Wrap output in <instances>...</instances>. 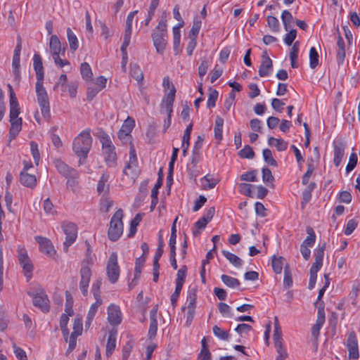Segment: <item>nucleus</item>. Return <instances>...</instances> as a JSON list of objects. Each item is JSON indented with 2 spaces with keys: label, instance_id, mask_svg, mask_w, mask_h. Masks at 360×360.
Segmentation results:
<instances>
[{
  "label": "nucleus",
  "instance_id": "obj_1",
  "mask_svg": "<svg viewBox=\"0 0 360 360\" xmlns=\"http://www.w3.org/2000/svg\"><path fill=\"white\" fill-rule=\"evenodd\" d=\"M33 67L36 73L37 82L35 84L37 99L40 107L42 116L47 120L51 117L50 104L46 90L44 86V67L42 59L39 54L35 53L33 56Z\"/></svg>",
  "mask_w": 360,
  "mask_h": 360
},
{
  "label": "nucleus",
  "instance_id": "obj_2",
  "mask_svg": "<svg viewBox=\"0 0 360 360\" xmlns=\"http://www.w3.org/2000/svg\"><path fill=\"white\" fill-rule=\"evenodd\" d=\"M72 150L79 158V163L82 165L88 157L90 150V129H86L76 136L72 143Z\"/></svg>",
  "mask_w": 360,
  "mask_h": 360
},
{
  "label": "nucleus",
  "instance_id": "obj_3",
  "mask_svg": "<svg viewBox=\"0 0 360 360\" xmlns=\"http://www.w3.org/2000/svg\"><path fill=\"white\" fill-rule=\"evenodd\" d=\"M151 37L157 52L162 54L167 44V20L165 18L160 19L158 25L152 31Z\"/></svg>",
  "mask_w": 360,
  "mask_h": 360
},
{
  "label": "nucleus",
  "instance_id": "obj_4",
  "mask_svg": "<svg viewBox=\"0 0 360 360\" xmlns=\"http://www.w3.org/2000/svg\"><path fill=\"white\" fill-rule=\"evenodd\" d=\"M123 211L117 210L112 217L108 229V238L112 241L117 240L123 233Z\"/></svg>",
  "mask_w": 360,
  "mask_h": 360
},
{
  "label": "nucleus",
  "instance_id": "obj_5",
  "mask_svg": "<svg viewBox=\"0 0 360 360\" xmlns=\"http://www.w3.org/2000/svg\"><path fill=\"white\" fill-rule=\"evenodd\" d=\"M176 89L172 86V88L162 99L160 107L161 112H166L167 118L165 120L163 124V131L165 132L171 124V117L173 112V103L175 98Z\"/></svg>",
  "mask_w": 360,
  "mask_h": 360
},
{
  "label": "nucleus",
  "instance_id": "obj_6",
  "mask_svg": "<svg viewBox=\"0 0 360 360\" xmlns=\"http://www.w3.org/2000/svg\"><path fill=\"white\" fill-rule=\"evenodd\" d=\"M27 294L32 298L33 305L42 312L48 313L50 310V301L44 290L39 287L36 291H29Z\"/></svg>",
  "mask_w": 360,
  "mask_h": 360
},
{
  "label": "nucleus",
  "instance_id": "obj_7",
  "mask_svg": "<svg viewBox=\"0 0 360 360\" xmlns=\"http://www.w3.org/2000/svg\"><path fill=\"white\" fill-rule=\"evenodd\" d=\"M17 257L19 264L22 268L24 276H25L27 281H29L32 278L34 265L24 246L18 245Z\"/></svg>",
  "mask_w": 360,
  "mask_h": 360
},
{
  "label": "nucleus",
  "instance_id": "obj_8",
  "mask_svg": "<svg viewBox=\"0 0 360 360\" xmlns=\"http://www.w3.org/2000/svg\"><path fill=\"white\" fill-rule=\"evenodd\" d=\"M196 300L197 290L195 288L189 289L187 297L188 304L186 307H182L181 308L183 311L186 309L187 310L186 325L188 327L191 326L194 318L196 308Z\"/></svg>",
  "mask_w": 360,
  "mask_h": 360
},
{
  "label": "nucleus",
  "instance_id": "obj_9",
  "mask_svg": "<svg viewBox=\"0 0 360 360\" xmlns=\"http://www.w3.org/2000/svg\"><path fill=\"white\" fill-rule=\"evenodd\" d=\"M63 233L65 234V240L63 243V250L68 252L69 247L75 241L77 237V228L72 222L64 221L61 224Z\"/></svg>",
  "mask_w": 360,
  "mask_h": 360
},
{
  "label": "nucleus",
  "instance_id": "obj_10",
  "mask_svg": "<svg viewBox=\"0 0 360 360\" xmlns=\"http://www.w3.org/2000/svg\"><path fill=\"white\" fill-rule=\"evenodd\" d=\"M106 271L110 282L112 283H116L120 276V266L116 252H112L110 255L107 263Z\"/></svg>",
  "mask_w": 360,
  "mask_h": 360
},
{
  "label": "nucleus",
  "instance_id": "obj_11",
  "mask_svg": "<svg viewBox=\"0 0 360 360\" xmlns=\"http://www.w3.org/2000/svg\"><path fill=\"white\" fill-rule=\"evenodd\" d=\"M89 260L88 258L82 262V267L80 270L81 281L79 283V288L82 293L86 296L88 294V288L90 282V266Z\"/></svg>",
  "mask_w": 360,
  "mask_h": 360
},
{
  "label": "nucleus",
  "instance_id": "obj_12",
  "mask_svg": "<svg viewBox=\"0 0 360 360\" xmlns=\"http://www.w3.org/2000/svg\"><path fill=\"white\" fill-rule=\"evenodd\" d=\"M347 348L348 350V357L349 359L356 360L359 358L358 340L354 331H351L348 334L347 340Z\"/></svg>",
  "mask_w": 360,
  "mask_h": 360
},
{
  "label": "nucleus",
  "instance_id": "obj_13",
  "mask_svg": "<svg viewBox=\"0 0 360 360\" xmlns=\"http://www.w3.org/2000/svg\"><path fill=\"white\" fill-rule=\"evenodd\" d=\"M325 323V311H324V303H320L318 306V311H317V319L316 323L313 325L311 328V335L317 339L320 330L322 328L323 323Z\"/></svg>",
  "mask_w": 360,
  "mask_h": 360
},
{
  "label": "nucleus",
  "instance_id": "obj_14",
  "mask_svg": "<svg viewBox=\"0 0 360 360\" xmlns=\"http://www.w3.org/2000/svg\"><path fill=\"white\" fill-rule=\"evenodd\" d=\"M35 240L39 243V248L41 252L49 257H52L55 255L56 250L49 239L37 236L35 237Z\"/></svg>",
  "mask_w": 360,
  "mask_h": 360
},
{
  "label": "nucleus",
  "instance_id": "obj_15",
  "mask_svg": "<svg viewBox=\"0 0 360 360\" xmlns=\"http://www.w3.org/2000/svg\"><path fill=\"white\" fill-rule=\"evenodd\" d=\"M122 312L119 306L111 304L108 308V320L110 325L117 326L122 322Z\"/></svg>",
  "mask_w": 360,
  "mask_h": 360
},
{
  "label": "nucleus",
  "instance_id": "obj_16",
  "mask_svg": "<svg viewBox=\"0 0 360 360\" xmlns=\"http://www.w3.org/2000/svg\"><path fill=\"white\" fill-rule=\"evenodd\" d=\"M49 49L52 56L64 55L65 47H62L61 42L57 35H51L49 40Z\"/></svg>",
  "mask_w": 360,
  "mask_h": 360
},
{
  "label": "nucleus",
  "instance_id": "obj_17",
  "mask_svg": "<svg viewBox=\"0 0 360 360\" xmlns=\"http://www.w3.org/2000/svg\"><path fill=\"white\" fill-rule=\"evenodd\" d=\"M110 176L107 172H103L97 183L96 191L98 195L103 194V196H106L110 191V184H108Z\"/></svg>",
  "mask_w": 360,
  "mask_h": 360
},
{
  "label": "nucleus",
  "instance_id": "obj_18",
  "mask_svg": "<svg viewBox=\"0 0 360 360\" xmlns=\"http://www.w3.org/2000/svg\"><path fill=\"white\" fill-rule=\"evenodd\" d=\"M11 127L8 132V141L14 140L22 130V119H9Z\"/></svg>",
  "mask_w": 360,
  "mask_h": 360
},
{
  "label": "nucleus",
  "instance_id": "obj_19",
  "mask_svg": "<svg viewBox=\"0 0 360 360\" xmlns=\"http://www.w3.org/2000/svg\"><path fill=\"white\" fill-rule=\"evenodd\" d=\"M55 166L58 172L66 178L74 177L76 175V170L70 167L60 160L55 161Z\"/></svg>",
  "mask_w": 360,
  "mask_h": 360
},
{
  "label": "nucleus",
  "instance_id": "obj_20",
  "mask_svg": "<svg viewBox=\"0 0 360 360\" xmlns=\"http://www.w3.org/2000/svg\"><path fill=\"white\" fill-rule=\"evenodd\" d=\"M186 272L187 267L186 265L182 266L177 271L176 278V287L174 293L178 295H180L184 283L186 281Z\"/></svg>",
  "mask_w": 360,
  "mask_h": 360
},
{
  "label": "nucleus",
  "instance_id": "obj_21",
  "mask_svg": "<svg viewBox=\"0 0 360 360\" xmlns=\"http://www.w3.org/2000/svg\"><path fill=\"white\" fill-rule=\"evenodd\" d=\"M104 161L108 167H115L117 164V157L115 147L103 150Z\"/></svg>",
  "mask_w": 360,
  "mask_h": 360
},
{
  "label": "nucleus",
  "instance_id": "obj_22",
  "mask_svg": "<svg viewBox=\"0 0 360 360\" xmlns=\"http://www.w3.org/2000/svg\"><path fill=\"white\" fill-rule=\"evenodd\" d=\"M107 78L103 76L91 79V98L106 86Z\"/></svg>",
  "mask_w": 360,
  "mask_h": 360
},
{
  "label": "nucleus",
  "instance_id": "obj_23",
  "mask_svg": "<svg viewBox=\"0 0 360 360\" xmlns=\"http://www.w3.org/2000/svg\"><path fill=\"white\" fill-rule=\"evenodd\" d=\"M20 182L24 186L30 188H34L37 186V178L34 174H30L25 171H21L20 174Z\"/></svg>",
  "mask_w": 360,
  "mask_h": 360
},
{
  "label": "nucleus",
  "instance_id": "obj_24",
  "mask_svg": "<svg viewBox=\"0 0 360 360\" xmlns=\"http://www.w3.org/2000/svg\"><path fill=\"white\" fill-rule=\"evenodd\" d=\"M333 163L336 167H338L345 155V146L342 143H334L333 144Z\"/></svg>",
  "mask_w": 360,
  "mask_h": 360
},
{
  "label": "nucleus",
  "instance_id": "obj_25",
  "mask_svg": "<svg viewBox=\"0 0 360 360\" xmlns=\"http://www.w3.org/2000/svg\"><path fill=\"white\" fill-rule=\"evenodd\" d=\"M274 346L276 348H282V332L281 326H279L278 320L277 317L274 319Z\"/></svg>",
  "mask_w": 360,
  "mask_h": 360
},
{
  "label": "nucleus",
  "instance_id": "obj_26",
  "mask_svg": "<svg viewBox=\"0 0 360 360\" xmlns=\"http://www.w3.org/2000/svg\"><path fill=\"white\" fill-rule=\"evenodd\" d=\"M95 135L99 139V141L102 145L103 150L115 147L110 140L109 135L102 129H99Z\"/></svg>",
  "mask_w": 360,
  "mask_h": 360
},
{
  "label": "nucleus",
  "instance_id": "obj_27",
  "mask_svg": "<svg viewBox=\"0 0 360 360\" xmlns=\"http://www.w3.org/2000/svg\"><path fill=\"white\" fill-rule=\"evenodd\" d=\"M137 157L135 148L133 146H131L130 150H129V160L128 163L127 164L126 167H124L123 170V173L125 175H129L127 170V169H135L137 167Z\"/></svg>",
  "mask_w": 360,
  "mask_h": 360
},
{
  "label": "nucleus",
  "instance_id": "obj_28",
  "mask_svg": "<svg viewBox=\"0 0 360 360\" xmlns=\"http://www.w3.org/2000/svg\"><path fill=\"white\" fill-rule=\"evenodd\" d=\"M67 39L71 52H75L79 48V41L76 34L70 27L67 28Z\"/></svg>",
  "mask_w": 360,
  "mask_h": 360
},
{
  "label": "nucleus",
  "instance_id": "obj_29",
  "mask_svg": "<svg viewBox=\"0 0 360 360\" xmlns=\"http://www.w3.org/2000/svg\"><path fill=\"white\" fill-rule=\"evenodd\" d=\"M273 67V63L270 58H266L264 60H262V63L259 68V75L260 77L268 76Z\"/></svg>",
  "mask_w": 360,
  "mask_h": 360
},
{
  "label": "nucleus",
  "instance_id": "obj_30",
  "mask_svg": "<svg viewBox=\"0 0 360 360\" xmlns=\"http://www.w3.org/2000/svg\"><path fill=\"white\" fill-rule=\"evenodd\" d=\"M223 125H224V119L219 116H217L215 120L214 123V137L219 142L222 140L223 135Z\"/></svg>",
  "mask_w": 360,
  "mask_h": 360
},
{
  "label": "nucleus",
  "instance_id": "obj_31",
  "mask_svg": "<svg viewBox=\"0 0 360 360\" xmlns=\"http://www.w3.org/2000/svg\"><path fill=\"white\" fill-rule=\"evenodd\" d=\"M281 20L284 29L288 31L294 23V18L292 14L287 10H284L281 14Z\"/></svg>",
  "mask_w": 360,
  "mask_h": 360
},
{
  "label": "nucleus",
  "instance_id": "obj_32",
  "mask_svg": "<svg viewBox=\"0 0 360 360\" xmlns=\"http://www.w3.org/2000/svg\"><path fill=\"white\" fill-rule=\"evenodd\" d=\"M268 144L269 146H275L278 151H284L288 147L287 141H284L283 139H276L274 137H269L268 139Z\"/></svg>",
  "mask_w": 360,
  "mask_h": 360
},
{
  "label": "nucleus",
  "instance_id": "obj_33",
  "mask_svg": "<svg viewBox=\"0 0 360 360\" xmlns=\"http://www.w3.org/2000/svg\"><path fill=\"white\" fill-rule=\"evenodd\" d=\"M283 260L284 258L281 256H276L274 255L271 258V265L274 271L276 274H279L281 273L283 267Z\"/></svg>",
  "mask_w": 360,
  "mask_h": 360
},
{
  "label": "nucleus",
  "instance_id": "obj_34",
  "mask_svg": "<svg viewBox=\"0 0 360 360\" xmlns=\"http://www.w3.org/2000/svg\"><path fill=\"white\" fill-rule=\"evenodd\" d=\"M202 188L204 190H210L214 188L217 184L218 180L210 178L209 174L205 175L200 179Z\"/></svg>",
  "mask_w": 360,
  "mask_h": 360
},
{
  "label": "nucleus",
  "instance_id": "obj_35",
  "mask_svg": "<svg viewBox=\"0 0 360 360\" xmlns=\"http://www.w3.org/2000/svg\"><path fill=\"white\" fill-rule=\"evenodd\" d=\"M221 279L223 281V283L229 288H238L240 285V281L237 278L231 277L228 275H221Z\"/></svg>",
  "mask_w": 360,
  "mask_h": 360
},
{
  "label": "nucleus",
  "instance_id": "obj_36",
  "mask_svg": "<svg viewBox=\"0 0 360 360\" xmlns=\"http://www.w3.org/2000/svg\"><path fill=\"white\" fill-rule=\"evenodd\" d=\"M307 233L308 234L307 237L304 240L301 245H304L305 246L313 247L316 241V234L314 231V229L308 226L306 229Z\"/></svg>",
  "mask_w": 360,
  "mask_h": 360
},
{
  "label": "nucleus",
  "instance_id": "obj_37",
  "mask_svg": "<svg viewBox=\"0 0 360 360\" xmlns=\"http://www.w3.org/2000/svg\"><path fill=\"white\" fill-rule=\"evenodd\" d=\"M201 25V20L198 18H195L193 19V26L188 34V38H193L196 39L199 34Z\"/></svg>",
  "mask_w": 360,
  "mask_h": 360
},
{
  "label": "nucleus",
  "instance_id": "obj_38",
  "mask_svg": "<svg viewBox=\"0 0 360 360\" xmlns=\"http://www.w3.org/2000/svg\"><path fill=\"white\" fill-rule=\"evenodd\" d=\"M314 169H315V166L314 164V160H313V159H311L310 160H308L307 170L304 174V175L302 176V184L307 185L309 183L310 177H311L312 173L314 172Z\"/></svg>",
  "mask_w": 360,
  "mask_h": 360
},
{
  "label": "nucleus",
  "instance_id": "obj_39",
  "mask_svg": "<svg viewBox=\"0 0 360 360\" xmlns=\"http://www.w3.org/2000/svg\"><path fill=\"white\" fill-rule=\"evenodd\" d=\"M135 126V121L133 118L128 117L124 122L121 129L124 132V136H129Z\"/></svg>",
  "mask_w": 360,
  "mask_h": 360
},
{
  "label": "nucleus",
  "instance_id": "obj_40",
  "mask_svg": "<svg viewBox=\"0 0 360 360\" xmlns=\"http://www.w3.org/2000/svg\"><path fill=\"white\" fill-rule=\"evenodd\" d=\"M222 254L235 266L239 267L242 265V260L237 255L227 250H223Z\"/></svg>",
  "mask_w": 360,
  "mask_h": 360
},
{
  "label": "nucleus",
  "instance_id": "obj_41",
  "mask_svg": "<svg viewBox=\"0 0 360 360\" xmlns=\"http://www.w3.org/2000/svg\"><path fill=\"white\" fill-rule=\"evenodd\" d=\"M319 65V54L314 47H311L309 51V65L311 69H314Z\"/></svg>",
  "mask_w": 360,
  "mask_h": 360
},
{
  "label": "nucleus",
  "instance_id": "obj_42",
  "mask_svg": "<svg viewBox=\"0 0 360 360\" xmlns=\"http://www.w3.org/2000/svg\"><path fill=\"white\" fill-rule=\"evenodd\" d=\"M146 262V256H141L137 258L134 268V279L139 278L141 276V269Z\"/></svg>",
  "mask_w": 360,
  "mask_h": 360
},
{
  "label": "nucleus",
  "instance_id": "obj_43",
  "mask_svg": "<svg viewBox=\"0 0 360 360\" xmlns=\"http://www.w3.org/2000/svg\"><path fill=\"white\" fill-rule=\"evenodd\" d=\"M142 217L141 214H137L130 222V229L129 237L133 236L136 232V227L141 221Z\"/></svg>",
  "mask_w": 360,
  "mask_h": 360
},
{
  "label": "nucleus",
  "instance_id": "obj_44",
  "mask_svg": "<svg viewBox=\"0 0 360 360\" xmlns=\"http://www.w3.org/2000/svg\"><path fill=\"white\" fill-rule=\"evenodd\" d=\"M184 22L180 23L179 26H175L173 27V38H174V49H178L180 45L181 40V32H180V27L183 26Z\"/></svg>",
  "mask_w": 360,
  "mask_h": 360
},
{
  "label": "nucleus",
  "instance_id": "obj_45",
  "mask_svg": "<svg viewBox=\"0 0 360 360\" xmlns=\"http://www.w3.org/2000/svg\"><path fill=\"white\" fill-rule=\"evenodd\" d=\"M63 92H68L71 98H75L77 95V85L75 82H70L61 88Z\"/></svg>",
  "mask_w": 360,
  "mask_h": 360
},
{
  "label": "nucleus",
  "instance_id": "obj_46",
  "mask_svg": "<svg viewBox=\"0 0 360 360\" xmlns=\"http://www.w3.org/2000/svg\"><path fill=\"white\" fill-rule=\"evenodd\" d=\"M65 311L68 314V315L72 316L74 314L72 306H73V298L71 294L68 292H65Z\"/></svg>",
  "mask_w": 360,
  "mask_h": 360
},
{
  "label": "nucleus",
  "instance_id": "obj_47",
  "mask_svg": "<svg viewBox=\"0 0 360 360\" xmlns=\"http://www.w3.org/2000/svg\"><path fill=\"white\" fill-rule=\"evenodd\" d=\"M262 155L264 158V160L269 165L276 167L277 162L275 159L273 158L272 153L271 150L266 148L262 151Z\"/></svg>",
  "mask_w": 360,
  "mask_h": 360
},
{
  "label": "nucleus",
  "instance_id": "obj_48",
  "mask_svg": "<svg viewBox=\"0 0 360 360\" xmlns=\"http://www.w3.org/2000/svg\"><path fill=\"white\" fill-rule=\"evenodd\" d=\"M94 297L96 300V302L91 304V318L94 316L96 310L103 303L100 291L94 292Z\"/></svg>",
  "mask_w": 360,
  "mask_h": 360
},
{
  "label": "nucleus",
  "instance_id": "obj_49",
  "mask_svg": "<svg viewBox=\"0 0 360 360\" xmlns=\"http://www.w3.org/2000/svg\"><path fill=\"white\" fill-rule=\"evenodd\" d=\"M30 150L32 155L33 157L34 163L38 165L40 161V154L38 148V145L34 141H31L30 143Z\"/></svg>",
  "mask_w": 360,
  "mask_h": 360
},
{
  "label": "nucleus",
  "instance_id": "obj_50",
  "mask_svg": "<svg viewBox=\"0 0 360 360\" xmlns=\"http://www.w3.org/2000/svg\"><path fill=\"white\" fill-rule=\"evenodd\" d=\"M283 285L285 288H290L292 285V278L288 265L284 267Z\"/></svg>",
  "mask_w": 360,
  "mask_h": 360
},
{
  "label": "nucleus",
  "instance_id": "obj_51",
  "mask_svg": "<svg viewBox=\"0 0 360 360\" xmlns=\"http://www.w3.org/2000/svg\"><path fill=\"white\" fill-rule=\"evenodd\" d=\"M131 75L138 82H141L143 79V74L140 67L136 64L131 66Z\"/></svg>",
  "mask_w": 360,
  "mask_h": 360
},
{
  "label": "nucleus",
  "instance_id": "obj_52",
  "mask_svg": "<svg viewBox=\"0 0 360 360\" xmlns=\"http://www.w3.org/2000/svg\"><path fill=\"white\" fill-rule=\"evenodd\" d=\"M255 186L253 185L246 183H241L239 184L240 192L248 197L252 196V189Z\"/></svg>",
  "mask_w": 360,
  "mask_h": 360
},
{
  "label": "nucleus",
  "instance_id": "obj_53",
  "mask_svg": "<svg viewBox=\"0 0 360 360\" xmlns=\"http://www.w3.org/2000/svg\"><path fill=\"white\" fill-rule=\"evenodd\" d=\"M218 98V91L215 89H210V94L207 101V105L208 108H213L216 105V101Z\"/></svg>",
  "mask_w": 360,
  "mask_h": 360
},
{
  "label": "nucleus",
  "instance_id": "obj_54",
  "mask_svg": "<svg viewBox=\"0 0 360 360\" xmlns=\"http://www.w3.org/2000/svg\"><path fill=\"white\" fill-rule=\"evenodd\" d=\"M238 155L242 158L252 159L255 157L253 150L248 145H246L242 150H240Z\"/></svg>",
  "mask_w": 360,
  "mask_h": 360
},
{
  "label": "nucleus",
  "instance_id": "obj_55",
  "mask_svg": "<svg viewBox=\"0 0 360 360\" xmlns=\"http://www.w3.org/2000/svg\"><path fill=\"white\" fill-rule=\"evenodd\" d=\"M267 24L271 31L276 32L279 30V22L278 20L272 15L267 16Z\"/></svg>",
  "mask_w": 360,
  "mask_h": 360
},
{
  "label": "nucleus",
  "instance_id": "obj_56",
  "mask_svg": "<svg viewBox=\"0 0 360 360\" xmlns=\"http://www.w3.org/2000/svg\"><path fill=\"white\" fill-rule=\"evenodd\" d=\"M116 346V338L112 334L108 336L106 345V354L110 356L112 354Z\"/></svg>",
  "mask_w": 360,
  "mask_h": 360
},
{
  "label": "nucleus",
  "instance_id": "obj_57",
  "mask_svg": "<svg viewBox=\"0 0 360 360\" xmlns=\"http://www.w3.org/2000/svg\"><path fill=\"white\" fill-rule=\"evenodd\" d=\"M80 72L82 78L86 82H90V66L88 63L81 64Z\"/></svg>",
  "mask_w": 360,
  "mask_h": 360
},
{
  "label": "nucleus",
  "instance_id": "obj_58",
  "mask_svg": "<svg viewBox=\"0 0 360 360\" xmlns=\"http://www.w3.org/2000/svg\"><path fill=\"white\" fill-rule=\"evenodd\" d=\"M213 333L215 336L223 340H228L229 338V333L227 331L223 330L217 326H214L212 328Z\"/></svg>",
  "mask_w": 360,
  "mask_h": 360
},
{
  "label": "nucleus",
  "instance_id": "obj_59",
  "mask_svg": "<svg viewBox=\"0 0 360 360\" xmlns=\"http://www.w3.org/2000/svg\"><path fill=\"white\" fill-rule=\"evenodd\" d=\"M43 207L46 214L53 215L56 212L53 202L49 198L44 200Z\"/></svg>",
  "mask_w": 360,
  "mask_h": 360
},
{
  "label": "nucleus",
  "instance_id": "obj_60",
  "mask_svg": "<svg viewBox=\"0 0 360 360\" xmlns=\"http://www.w3.org/2000/svg\"><path fill=\"white\" fill-rule=\"evenodd\" d=\"M4 200L7 210L9 212L14 213V210L12 207L13 194L8 191V188L5 192Z\"/></svg>",
  "mask_w": 360,
  "mask_h": 360
},
{
  "label": "nucleus",
  "instance_id": "obj_61",
  "mask_svg": "<svg viewBox=\"0 0 360 360\" xmlns=\"http://www.w3.org/2000/svg\"><path fill=\"white\" fill-rule=\"evenodd\" d=\"M82 330H83L82 319V318L77 316L74 320L73 331L72 333L74 334H76L77 335H80L82 333Z\"/></svg>",
  "mask_w": 360,
  "mask_h": 360
},
{
  "label": "nucleus",
  "instance_id": "obj_62",
  "mask_svg": "<svg viewBox=\"0 0 360 360\" xmlns=\"http://www.w3.org/2000/svg\"><path fill=\"white\" fill-rule=\"evenodd\" d=\"M13 348L18 360H27V354L24 349L17 346L15 344L13 345Z\"/></svg>",
  "mask_w": 360,
  "mask_h": 360
},
{
  "label": "nucleus",
  "instance_id": "obj_63",
  "mask_svg": "<svg viewBox=\"0 0 360 360\" xmlns=\"http://www.w3.org/2000/svg\"><path fill=\"white\" fill-rule=\"evenodd\" d=\"M219 311L221 314H223V316H225L226 317H232L233 313L231 311V307L226 303L220 302L219 304Z\"/></svg>",
  "mask_w": 360,
  "mask_h": 360
},
{
  "label": "nucleus",
  "instance_id": "obj_64",
  "mask_svg": "<svg viewBox=\"0 0 360 360\" xmlns=\"http://www.w3.org/2000/svg\"><path fill=\"white\" fill-rule=\"evenodd\" d=\"M357 160H358L357 155L354 153H352L349 157V162L347 163V167H346V172L347 173L350 172L355 168V167L357 164Z\"/></svg>",
  "mask_w": 360,
  "mask_h": 360
}]
</instances>
